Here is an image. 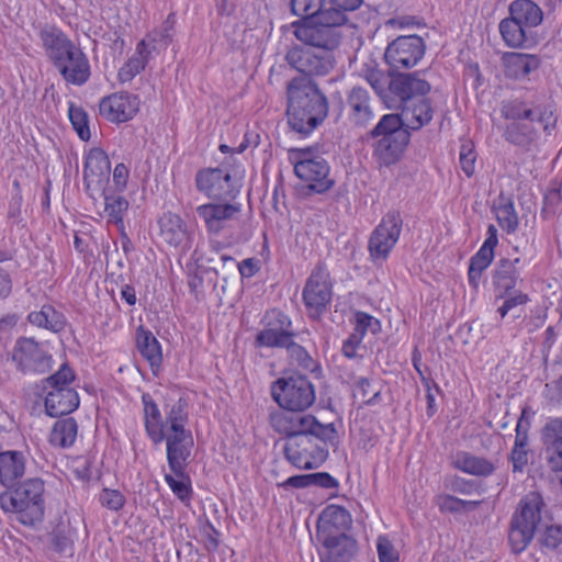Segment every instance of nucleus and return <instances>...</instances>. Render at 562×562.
Wrapping results in <instances>:
<instances>
[{
	"label": "nucleus",
	"instance_id": "nucleus-1",
	"mask_svg": "<svg viewBox=\"0 0 562 562\" xmlns=\"http://www.w3.org/2000/svg\"><path fill=\"white\" fill-rule=\"evenodd\" d=\"M143 419L147 437L153 443L166 442V457L172 474L166 473L165 481L172 493L182 502L190 501L192 487L190 477L186 474L194 440L189 423L188 404L178 398L164 406V415L153 397L142 395Z\"/></svg>",
	"mask_w": 562,
	"mask_h": 562
},
{
	"label": "nucleus",
	"instance_id": "nucleus-2",
	"mask_svg": "<svg viewBox=\"0 0 562 562\" xmlns=\"http://www.w3.org/2000/svg\"><path fill=\"white\" fill-rule=\"evenodd\" d=\"M288 121L293 131L310 135L328 113L326 97L307 78H294L288 86Z\"/></svg>",
	"mask_w": 562,
	"mask_h": 562
},
{
	"label": "nucleus",
	"instance_id": "nucleus-3",
	"mask_svg": "<svg viewBox=\"0 0 562 562\" xmlns=\"http://www.w3.org/2000/svg\"><path fill=\"white\" fill-rule=\"evenodd\" d=\"M40 38L47 57L67 83L82 86L89 80L91 71L87 55L64 32L46 27L41 31Z\"/></svg>",
	"mask_w": 562,
	"mask_h": 562
},
{
	"label": "nucleus",
	"instance_id": "nucleus-4",
	"mask_svg": "<svg viewBox=\"0 0 562 562\" xmlns=\"http://www.w3.org/2000/svg\"><path fill=\"white\" fill-rule=\"evenodd\" d=\"M45 483L42 479H27L11 492L0 494V507L13 513L16 520L25 526H34L44 517Z\"/></svg>",
	"mask_w": 562,
	"mask_h": 562
},
{
	"label": "nucleus",
	"instance_id": "nucleus-5",
	"mask_svg": "<svg viewBox=\"0 0 562 562\" xmlns=\"http://www.w3.org/2000/svg\"><path fill=\"white\" fill-rule=\"evenodd\" d=\"M346 19L338 12L322 11L302 23L294 24V35L303 44L321 50L333 52L342 38Z\"/></svg>",
	"mask_w": 562,
	"mask_h": 562
},
{
	"label": "nucleus",
	"instance_id": "nucleus-6",
	"mask_svg": "<svg viewBox=\"0 0 562 562\" xmlns=\"http://www.w3.org/2000/svg\"><path fill=\"white\" fill-rule=\"evenodd\" d=\"M272 429L285 437V440L302 432H312L323 442L338 443L337 430L333 423L322 424L311 414H301L300 411L277 409L269 416Z\"/></svg>",
	"mask_w": 562,
	"mask_h": 562
},
{
	"label": "nucleus",
	"instance_id": "nucleus-7",
	"mask_svg": "<svg viewBox=\"0 0 562 562\" xmlns=\"http://www.w3.org/2000/svg\"><path fill=\"white\" fill-rule=\"evenodd\" d=\"M370 135L375 139L373 155L384 166L398 161L411 139V133L400 127L395 114L383 115Z\"/></svg>",
	"mask_w": 562,
	"mask_h": 562
},
{
	"label": "nucleus",
	"instance_id": "nucleus-8",
	"mask_svg": "<svg viewBox=\"0 0 562 562\" xmlns=\"http://www.w3.org/2000/svg\"><path fill=\"white\" fill-rule=\"evenodd\" d=\"M75 372L64 363L54 374L43 381L45 395V409L52 417L67 415L79 406V395L72 387Z\"/></svg>",
	"mask_w": 562,
	"mask_h": 562
},
{
	"label": "nucleus",
	"instance_id": "nucleus-9",
	"mask_svg": "<svg viewBox=\"0 0 562 562\" xmlns=\"http://www.w3.org/2000/svg\"><path fill=\"white\" fill-rule=\"evenodd\" d=\"M543 499L539 492L526 494L513 516L508 540L515 553L522 552L535 536L541 520Z\"/></svg>",
	"mask_w": 562,
	"mask_h": 562
},
{
	"label": "nucleus",
	"instance_id": "nucleus-10",
	"mask_svg": "<svg viewBox=\"0 0 562 562\" xmlns=\"http://www.w3.org/2000/svg\"><path fill=\"white\" fill-rule=\"evenodd\" d=\"M271 396L281 408L304 412L315 400V389L303 375L281 378L271 385Z\"/></svg>",
	"mask_w": 562,
	"mask_h": 562
},
{
	"label": "nucleus",
	"instance_id": "nucleus-11",
	"mask_svg": "<svg viewBox=\"0 0 562 562\" xmlns=\"http://www.w3.org/2000/svg\"><path fill=\"white\" fill-rule=\"evenodd\" d=\"M328 442H323L312 432H302L285 440L283 450L290 463L300 469H315L322 465L328 457L326 448ZM329 445H331L329 442Z\"/></svg>",
	"mask_w": 562,
	"mask_h": 562
},
{
	"label": "nucleus",
	"instance_id": "nucleus-12",
	"mask_svg": "<svg viewBox=\"0 0 562 562\" xmlns=\"http://www.w3.org/2000/svg\"><path fill=\"white\" fill-rule=\"evenodd\" d=\"M303 302L311 318H319L331 301L333 284L323 262L317 263L303 289Z\"/></svg>",
	"mask_w": 562,
	"mask_h": 562
},
{
	"label": "nucleus",
	"instance_id": "nucleus-13",
	"mask_svg": "<svg viewBox=\"0 0 562 562\" xmlns=\"http://www.w3.org/2000/svg\"><path fill=\"white\" fill-rule=\"evenodd\" d=\"M12 360L19 371L23 373L43 374L48 372L53 366V357L35 339L21 337L16 340Z\"/></svg>",
	"mask_w": 562,
	"mask_h": 562
},
{
	"label": "nucleus",
	"instance_id": "nucleus-14",
	"mask_svg": "<svg viewBox=\"0 0 562 562\" xmlns=\"http://www.w3.org/2000/svg\"><path fill=\"white\" fill-rule=\"evenodd\" d=\"M291 67L304 75L302 78L326 76L334 68L335 59L330 52L314 50L310 47L293 46L286 54Z\"/></svg>",
	"mask_w": 562,
	"mask_h": 562
},
{
	"label": "nucleus",
	"instance_id": "nucleus-15",
	"mask_svg": "<svg viewBox=\"0 0 562 562\" xmlns=\"http://www.w3.org/2000/svg\"><path fill=\"white\" fill-rule=\"evenodd\" d=\"M426 44L418 35H401L393 40L384 53L385 63L393 69L415 67L424 57Z\"/></svg>",
	"mask_w": 562,
	"mask_h": 562
},
{
	"label": "nucleus",
	"instance_id": "nucleus-16",
	"mask_svg": "<svg viewBox=\"0 0 562 562\" xmlns=\"http://www.w3.org/2000/svg\"><path fill=\"white\" fill-rule=\"evenodd\" d=\"M402 224L397 212H389L371 233L368 249L374 262L386 260L400 238Z\"/></svg>",
	"mask_w": 562,
	"mask_h": 562
},
{
	"label": "nucleus",
	"instance_id": "nucleus-17",
	"mask_svg": "<svg viewBox=\"0 0 562 562\" xmlns=\"http://www.w3.org/2000/svg\"><path fill=\"white\" fill-rule=\"evenodd\" d=\"M294 172L310 190L317 193L327 191L334 184L328 178L329 166L326 160L319 156L310 157L307 151H300Z\"/></svg>",
	"mask_w": 562,
	"mask_h": 562
},
{
	"label": "nucleus",
	"instance_id": "nucleus-18",
	"mask_svg": "<svg viewBox=\"0 0 562 562\" xmlns=\"http://www.w3.org/2000/svg\"><path fill=\"white\" fill-rule=\"evenodd\" d=\"M195 212L203 221L206 232L212 235H218L228 226L231 221L237 218L241 212V204L239 202H229L228 200H217V202L199 205Z\"/></svg>",
	"mask_w": 562,
	"mask_h": 562
},
{
	"label": "nucleus",
	"instance_id": "nucleus-19",
	"mask_svg": "<svg viewBox=\"0 0 562 562\" xmlns=\"http://www.w3.org/2000/svg\"><path fill=\"white\" fill-rule=\"evenodd\" d=\"M198 191L212 200H234L237 192L232 187V176L221 168H205L195 176Z\"/></svg>",
	"mask_w": 562,
	"mask_h": 562
},
{
	"label": "nucleus",
	"instance_id": "nucleus-20",
	"mask_svg": "<svg viewBox=\"0 0 562 562\" xmlns=\"http://www.w3.org/2000/svg\"><path fill=\"white\" fill-rule=\"evenodd\" d=\"M110 160L105 151L94 147L86 156L83 186L90 198L104 190L110 176Z\"/></svg>",
	"mask_w": 562,
	"mask_h": 562
},
{
	"label": "nucleus",
	"instance_id": "nucleus-21",
	"mask_svg": "<svg viewBox=\"0 0 562 562\" xmlns=\"http://www.w3.org/2000/svg\"><path fill=\"white\" fill-rule=\"evenodd\" d=\"M160 236L165 243L181 254H187L193 244V233L183 218L175 213L167 212L158 221Z\"/></svg>",
	"mask_w": 562,
	"mask_h": 562
},
{
	"label": "nucleus",
	"instance_id": "nucleus-22",
	"mask_svg": "<svg viewBox=\"0 0 562 562\" xmlns=\"http://www.w3.org/2000/svg\"><path fill=\"white\" fill-rule=\"evenodd\" d=\"M267 318L269 319L268 327L257 334L256 345L268 348H286L292 340V334L289 331L290 318L280 311H271L267 314Z\"/></svg>",
	"mask_w": 562,
	"mask_h": 562
},
{
	"label": "nucleus",
	"instance_id": "nucleus-23",
	"mask_svg": "<svg viewBox=\"0 0 562 562\" xmlns=\"http://www.w3.org/2000/svg\"><path fill=\"white\" fill-rule=\"evenodd\" d=\"M139 100L136 95L120 92L113 93L101 100L100 114L110 122H127L137 113Z\"/></svg>",
	"mask_w": 562,
	"mask_h": 562
},
{
	"label": "nucleus",
	"instance_id": "nucleus-24",
	"mask_svg": "<svg viewBox=\"0 0 562 562\" xmlns=\"http://www.w3.org/2000/svg\"><path fill=\"white\" fill-rule=\"evenodd\" d=\"M434 112L428 98H411L402 103L401 113L395 115L400 121V127L416 132L431 122Z\"/></svg>",
	"mask_w": 562,
	"mask_h": 562
},
{
	"label": "nucleus",
	"instance_id": "nucleus-25",
	"mask_svg": "<svg viewBox=\"0 0 562 562\" xmlns=\"http://www.w3.org/2000/svg\"><path fill=\"white\" fill-rule=\"evenodd\" d=\"M346 109L349 121L357 126H366L375 116L373 99L362 87H353L348 91Z\"/></svg>",
	"mask_w": 562,
	"mask_h": 562
},
{
	"label": "nucleus",
	"instance_id": "nucleus-26",
	"mask_svg": "<svg viewBox=\"0 0 562 562\" xmlns=\"http://www.w3.org/2000/svg\"><path fill=\"white\" fill-rule=\"evenodd\" d=\"M316 537L322 542L318 549L321 562H349L355 543L344 532Z\"/></svg>",
	"mask_w": 562,
	"mask_h": 562
},
{
	"label": "nucleus",
	"instance_id": "nucleus-27",
	"mask_svg": "<svg viewBox=\"0 0 562 562\" xmlns=\"http://www.w3.org/2000/svg\"><path fill=\"white\" fill-rule=\"evenodd\" d=\"M498 243L497 229L494 225L487 227V237L483 245L471 258L468 278L473 288H477L481 281L482 272L490 267L494 258V249Z\"/></svg>",
	"mask_w": 562,
	"mask_h": 562
},
{
	"label": "nucleus",
	"instance_id": "nucleus-28",
	"mask_svg": "<svg viewBox=\"0 0 562 562\" xmlns=\"http://www.w3.org/2000/svg\"><path fill=\"white\" fill-rule=\"evenodd\" d=\"M389 89L405 103L411 98H426L430 85L419 72L400 74L391 79Z\"/></svg>",
	"mask_w": 562,
	"mask_h": 562
},
{
	"label": "nucleus",
	"instance_id": "nucleus-29",
	"mask_svg": "<svg viewBox=\"0 0 562 562\" xmlns=\"http://www.w3.org/2000/svg\"><path fill=\"white\" fill-rule=\"evenodd\" d=\"M502 63L508 78L521 80L538 70L541 60L535 54L507 52L502 56Z\"/></svg>",
	"mask_w": 562,
	"mask_h": 562
},
{
	"label": "nucleus",
	"instance_id": "nucleus-30",
	"mask_svg": "<svg viewBox=\"0 0 562 562\" xmlns=\"http://www.w3.org/2000/svg\"><path fill=\"white\" fill-rule=\"evenodd\" d=\"M351 524L349 512L339 505H327L321 513L316 527V536L334 535L344 532Z\"/></svg>",
	"mask_w": 562,
	"mask_h": 562
},
{
	"label": "nucleus",
	"instance_id": "nucleus-31",
	"mask_svg": "<svg viewBox=\"0 0 562 562\" xmlns=\"http://www.w3.org/2000/svg\"><path fill=\"white\" fill-rule=\"evenodd\" d=\"M136 347L149 363L151 372L157 375L162 363V348L158 339L149 329L139 326L136 330Z\"/></svg>",
	"mask_w": 562,
	"mask_h": 562
},
{
	"label": "nucleus",
	"instance_id": "nucleus-32",
	"mask_svg": "<svg viewBox=\"0 0 562 562\" xmlns=\"http://www.w3.org/2000/svg\"><path fill=\"white\" fill-rule=\"evenodd\" d=\"M26 459L23 452L8 450L0 452V484L12 486L25 473Z\"/></svg>",
	"mask_w": 562,
	"mask_h": 562
},
{
	"label": "nucleus",
	"instance_id": "nucleus-33",
	"mask_svg": "<svg viewBox=\"0 0 562 562\" xmlns=\"http://www.w3.org/2000/svg\"><path fill=\"white\" fill-rule=\"evenodd\" d=\"M452 465L459 471L474 476H488L495 471L493 461L467 451L456 453Z\"/></svg>",
	"mask_w": 562,
	"mask_h": 562
},
{
	"label": "nucleus",
	"instance_id": "nucleus-34",
	"mask_svg": "<svg viewBox=\"0 0 562 562\" xmlns=\"http://www.w3.org/2000/svg\"><path fill=\"white\" fill-rule=\"evenodd\" d=\"M508 12L527 30L540 25L543 21L541 8L532 0H514L509 4Z\"/></svg>",
	"mask_w": 562,
	"mask_h": 562
},
{
	"label": "nucleus",
	"instance_id": "nucleus-35",
	"mask_svg": "<svg viewBox=\"0 0 562 562\" xmlns=\"http://www.w3.org/2000/svg\"><path fill=\"white\" fill-rule=\"evenodd\" d=\"M27 321L34 326L53 333L61 331L67 323L65 315L49 304L43 305L40 311L31 312Z\"/></svg>",
	"mask_w": 562,
	"mask_h": 562
},
{
	"label": "nucleus",
	"instance_id": "nucleus-36",
	"mask_svg": "<svg viewBox=\"0 0 562 562\" xmlns=\"http://www.w3.org/2000/svg\"><path fill=\"white\" fill-rule=\"evenodd\" d=\"M150 50L145 40H142L135 49V54L120 68L117 78L120 82L125 83L133 80V78L145 69Z\"/></svg>",
	"mask_w": 562,
	"mask_h": 562
},
{
	"label": "nucleus",
	"instance_id": "nucleus-37",
	"mask_svg": "<svg viewBox=\"0 0 562 562\" xmlns=\"http://www.w3.org/2000/svg\"><path fill=\"white\" fill-rule=\"evenodd\" d=\"M100 193H102L104 198V213L108 218V223L114 224L123 231L124 216L130 206L128 201L122 195L106 193L105 189Z\"/></svg>",
	"mask_w": 562,
	"mask_h": 562
},
{
	"label": "nucleus",
	"instance_id": "nucleus-38",
	"mask_svg": "<svg viewBox=\"0 0 562 562\" xmlns=\"http://www.w3.org/2000/svg\"><path fill=\"white\" fill-rule=\"evenodd\" d=\"M78 425L72 417L57 420L49 436V442L53 446L67 448L72 446L77 438Z\"/></svg>",
	"mask_w": 562,
	"mask_h": 562
},
{
	"label": "nucleus",
	"instance_id": "nucleus-39",
	"mask_svg": "<svg viewBox=\"0 0 562 562\" xmlns=\"http://www.w3.org/2000/svg\"><path fill=\"white\" fill-rule=\"evenodd\" d=\"M528 30L510 15L499 22V33L508 47H521L527 41Z\"/></svg>",
	"mask_w": 562,
	"mask_h": 562
},
{
	"label": "nucleus",
	"instance_id": "nucleus-40",
	"mask_svg": "<svg viewBox=\"0 0 562 562\" xmlns=\"http://www.w3.org/2000/svg\"><path fill=\"white\" fill-rule=\"evenodd\" d=\"M520 263V259H503L499 262V267L496 270L495 283L497 288L505 292L514 289L519 277L517 265Z\"/></svg>",
	"mask_w": 562,
	"mask_h": 562
},
{
	"label": "nucleus",
	"instance_id": "nucleus-41",
	"mask_svg": "<svg viewBox=\"0 0 562 562\" xmlns=\"http://www.w3.org/2000/svg\"><path fill=\"white\" fill-rule=\"evenodd\" d=\"M435 503L441 513H460L476 508L481 501H465L449 494H440L436 496Z\"/></svg>",
	"mask_w": 562,
	"mask_h": 562
},
{
	"label": "nucleus",
	"instance_id": "nucleus-42",
	"mask_svg": "<svg viewBox=\"0 0 562 562\" xmlns=\"http://www.w3.org/2000/svg\"><path fill=\"white\" fill-rule=\"evenodd\" d=\"M506 140L512 144L525 146L533 139L531 128L524 123L513 122L506 126L504 132Z\"/></svg>",
	"mask_w": 562,
	"mask_h": 562
},
{
	"label": "nucleus",
	"instance_id": "nucleus-43",
	"mask_svg": "<svg viewBox=\"0 0 562 562\" xmlns=\"http://www.w3.org/2000/svg\"><path fill=\"white\" fill-rule=\"evenodd\" d=\"M286 349L292 360V363L296 364L302 370L307 372H314L317 369L318 366L316 361L302 346L291 340Z\"/></svg>",
	"mask_w": 562,
	"mask_h": 562
},
{
	"label": "nucleus",
	"instance_id": "nucleus-44",
	"mask_svg": "<svg viewBox=\"0 0 562 562\" xmlns=\"http://www.w3.org/2000/svg\"><path fill=\"white\" fill-rule=\"evenodd\" d=\"M502 115L507 120H529L535 119L536 110L527 108L522 101L513 100L505 102L501 109Z\"/></svg>",
	"mask_w": 562,
	"mask_h": 562
},
{
	"label": "nucleus",
	"instance_id": "nucleus-45",
	"mask_svg": "<svg viewBox=\"0 0 562 562\" xmlns=\"http://www.w3.org/2000/svg\"><path fill=\"white\" fill-rule=\"evenodd\" d=\"M496 218L499 226L507 233H513L518 226V216L513 203H504L496 207Z\"/></svg>",
	"mask_w": 562,
	"mask_h": 562
},
{
	"label": "nucleus",
	"instance_id": "nucleus-46",
	"mask_svg": "<svg viewBox=\"0 0 562 562\" xmlns=\"http://www.w3.org/2000/svg\"><path fill=\"white\" fill-rule=\"evenodd\" d=\"M326 0H291L293 14L297 16H315L325 9Z\"/></svg>",
	"mask_w": 562,
	"mask_h": 562
},
{
	"label": "nucleus",
	"instance_id": "nucleus-47",
	"mask_svg": "<svg viewBox=\"0 0 562 562\" xmlns=\"http://www.w3.org/2000/svg\"><path fill=\"white\" fill-rule=\"evenodd\" d=\"M69 120L77 131L79 137L82 140H87L90 137V131L88 126L87 113L81 109L74 105L69 106Z\"/></svg>",
	"mask_w": 562,
	"mask_h": 562
},
{
	"label": "nucleus",
	"instance_id": "nucleus-48",
	"mask_svg": "<svg viewBox=\"0 0 562 562\" xmlns=\"http://www.w3.org/2000/svg\"><path fill=\"white\" fill-rule=\"evenodd\" d=\"M459 161L467 177H472L475 172L476 153L471 142H465L461 145Z\"/></svg>",
	"mask_w": 562,
	"mask_h": 562
},
{
	"label": "nucleus",
	"instance_id": "nucleus-49",
	"mask_svg": "<svg viewBox=\"0 0 562 562\" xmlns=\"http://www.w3.org/2000/svg\"><path fill=\"white\" fill-rule=\"evenodd\" d=\"M101 505L110 510L119 512L125 505V496L117 490L103 488L99 495Z\"/></svg>",
	"mask_w": 562,
	"mask_h": 562
},
{
	"label": "nucleus",
	"instance_id": "nucleus-50",
	"mask_svg": "<svg viewBox=\"0 0 562 562\" xmlns=\"http://www.w3.org/2000/svg\"><path fill=\"white\" fill-rule=\"evenodd\" d=\"M371 382L366 378H360L356 382L355 395L360 396L367 405H374L380 402V390H372Z\"/></svg>",
	"mask_w": 562,
	"mask_h": 562
},
{
	"label": "nucleus",
	"instance_id": "nucleus-51",
	"mask_svg": "<svg viewBox=\"0 0 562 562\" xmlns=\"http://www.w3.org/2000/svg\"><path fill=\"white\" fill-rule=\"evenodd\" d=\"M380 327V322L375 317L369 315L366 312H356L355 333L361 334V336L364 338L368 330L371 333H378Z\"/></svg>",
	"mask_w": 562,
	"mask_h": 562
},
{
	"label": "nucleus",
	"instance_id": "nucleus-52",
	"mask_svg": "<svg viewBox=\"0 0 562 562\" xmlns=\"http://www.w3.org/2000/svg\"><path fill=\"white\" fill-rule=\"evenodd\" d=\"M362 2L363 0H326L323 11L330 14L331 12H338L347 20L346 12L357 10Z\"/></svg>",
	"mask_w": 562,
	"mask_h": 562
},
{
	"label": "nucleus",
	"instance_id": "nucleus-53",
	"mask_svg": "<svg viewBox=\"0 0 562 562\" xmlns=\"http://www.w3.org/2000/svg\"><path fill=\"white\" fill-rule=\"evenodd\" d=\"M547 461L552 471H562V436L557 437L547 448Z\"/></svg>",
	"mask_w": 562,
	"mask_h": 562
},
{
	"label": "nucleus",
	"instance_id": "nucleus-54",
	"mask_svg": "<svg viewBox=\"0 0 562 562\" xmlns=\"http://www.w3.org/2000/svg\"><path fill=\"white\" fill-rule=\"evenodd\" d=\"M541 544L550 550H555L562 544V526L552 525L546 528L541 537Z\"/></svg>",
	"mask_w": 562,
	"mask_h": 562
},
{
	"label": "nucleus",
	"instance_id": "nucleus-55",
	"mask_svg": "<svg viewBox=\"0 0 562 562\" xmlns=\"http://www.w3.org/2000/svg\"><path fill=\"white\" fill-rule=\"evenodd\" d=\"M376 550L380 562H398L397 551L387 538L379 537Z\"/></svg>",
	"mask_w": 562,
	"mask_h": 562
},
{
	"label": "nucleus",
	"instance_id": "nucleus-56",
	"mask_svg": "<svg viewBox=\"0 0 562 562\" xmlns=\"http://www.w3.org/2000/svg\"><path fill=\"white\" fill-rule=\"evenodd\" d=\"M529 302V297L527 294L517 292L514 295H510L505 299L504 303L498 307L497 312L501 317L504 318L510 311L525 305Z\"/></svg>",
	"mask_w": 562,
	"mask_h": 562
},
{
	"label": "nucleus",
	"instance_id": "nucleus-57",
	"mask_svg": "<svg viewBox=\"0 0 562 562\" xmlns=\"http://www.w3.org/2000/svg\"><path fill=\"white\" fill-rule=\"evenodd\" d=\"M529 422L525 419V411L516 425V437L514 448L527 449Z\"/></svg>",
	"mask_w": 562,
	"mask_h": 562
},
{
	"label": "nucleus",
	"instance_id": "nucleus-58",
	"mask_svg": "<svg viewBox=\"0 0 562 562\" xmlns=\"http://www.w3.org/2000/svg\"><path fill=\"white\" fill-rule=\"evenodd\" d=\"M311 485L329 490L338 487L339 483L329 473L317 472L311 474Z\"/></svg>",
	"mask_w": 562,
	"mask_h": 562
},
{
	"label": "nucleus",
	"instance_id": "nucleus-59",
	"mask_svg": "<svg viewBox=\"0 0 562 562\" xmlns=\"http://www.w3.org/2000/svg\"><path fill=\"white\" fill-rule=\"evenodd\" d=\"M363 337L361 334L352 333L342 344V353L352 359L357 356V349L361 345Z\"/></svg>",
	"mask_w": 562,
	"mask_h": 562
},
{
	"label": "nucleus",
	"instance_id": "nucleus-60",
	"mask_svg": "<svg viewBox=\"0 0 562 562\" xmlns=\"http://www.w3.org/2000/svg\"><path fill=\"white\" fill-rule=\"evenodd\" d=\"M128 177V168L124 164H117L113 170V182L117 191L125 190Z\"/></svg>",
	"mask_w": 562,
	"mask_h": 562
},
{
	"label": "nucleus",
	"instance_id": "nucleus-61",
	"mask_svg": "<svg viewBox=\"0 0 562 562\" xmlns=\"http://www.w3.org/2000/svg\"><path fill=\"white\" fill-rule=\"evenodd\" d=\"M280 486L288 488H302L311 486V474L293 475L286 479L284 482L279 484Z\"/></svg>",
	"mask_w": 562,
	"mask_h": 562
},
{
	"label": "nucleus",
	"instance_id": "nucleus-62",
	"mask_svg": "<svg viewBox=\"0 0 562 562\" xmlns=\"http://www.w3.org/2000/svg\"><path fill=\"white\" fill-rule=\"evenodd\" d=\"M366 79L378 93H381L384 90L386 79L380 70L368 71Z\"/></svg>",
	"mask_w": 562,
	"mask_h": 562
},
{
	"label": "nucleus",
	"instance_id": "nucleus-63",
	"mask_svg": "<svg viewBox=\"0 0 562 562\" xmlns=\"http://www.w3.org/2000/svg\"><path fill=\"white\" fill-rule=\"evenodd\" d=\"M512 462L515 472H521L528 462L527 449L513 448Z\"/></svg>",
	"mask_w": 562,
	"mask_h": 562
},
{
	"label": "nucleus",
	"instance_id": "nucleus-64",
	"mask_svg": "<svg viewBox=\"0 0 562 562\" xmlns=\"http://www.w3.org/2000/svg\"><path fill=\"white\" fill-rule=\"evenodd\" d=\"M12 292V277L9 270L0 267V299L8 297Z\"/></svg>",
	"mask_w": 562,
	"mask_h": 562
}]
</instances>
